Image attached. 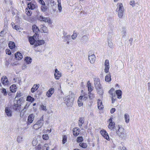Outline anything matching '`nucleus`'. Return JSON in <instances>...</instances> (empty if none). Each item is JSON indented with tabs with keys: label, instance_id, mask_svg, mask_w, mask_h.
I'll return each mask as SVG.
<instances>
[{
	"label": "nucleus",
	"instance_id": "nucleus-1",
	"mask_svg": "<svg viewBox=\"0 0 150 150\" xmlns=\"http://www.w3.org/2000/svg\"><path fill=\"white\" fill-rule=\"evenodd\" d=\"M69 94L64 100L65 103L68 107L71 106L74 100V95L71 92H69Z\"/></svg>",
	"mask_w": 150,
	"mask_h": 150
},
{
	"label": "nucleus",
	"instance_id": "nucleus-2",
	"mask_svg": "<svg viewBox=\"0 0 150 150\" xmlns=\"http://www.w3.org/2000/svg\"><path fill=\"white\" fill-rule=\"evenodd\" d=\"M117 127L118 129L117 128L115 129L117 135L121 138L125 139L127 135L125 133L124 128L119 125H117Z\"/></svg>",
	"mask_w": 150,
	"mask_h": 150
},
{
	"label": "nucleus",
	"instance_id": "nucleus-3",
	"mask_svg": "<svg viewBox=\"0 0 150 150\" xmlns=\"http://www.w3.org/2000/svg\"><path fill=\"white\" fill-rule=\"evenodd\" d=\"M23 100L22 97L20 98L18 100H15L13 101V104L12 106L13 109L16 111L20 110L21 107V104Z\"/></svg>",
	"mask_w": 150,
	"mask_h": 150
},
{
	"label": "nucleus",
	"instance_id": "nucleus-4",
	"mask_svg": "<svg viewBox=\"0 0 150 150\" xmlns=\"http://www.w3.org/2000/svg\"><path fill=\"white\" fill-rule=\"evenodd\" d=\"M117 11H118V15L119 18H122L123 15L124 11L122 4L120 3L117 4V8L116 9Z\"/></svg>",
	"mask_w": 150,
	"mask_h": 150
},
{
	"label": "nucleus",
	"instance_id": "nucleus-5",
	"mask_svg": "<svg viewBox=\"0 0 150 150\" xmlns=\"http://www.w3.org/2000/svg\"><path fill=\"white\" fill-rule=\"evenodd\" d=\"M32 29L33 32L35 33L34 36L36 38V36L38 35V32L40 31V30L38 27L35 25H33L32 26Z\"/></svg>",
	"mask_w": 150,
	"mask_h": 150
},
{
	"label": "nucleus",
	"instance_id": "nucleus-6",
	"mask_svg": "<svg viewBox=\"0 0 150 150\" xmlns=\"http://www.w3.org/2000/svg\"><path fill=\"white\" fill-rule=\"evenodd\" d=\"M5 112L6 115L8 117H11L12 115V111L11 110L10 107L8 106L6 107L5 110Z\"/></svg>",
	"mask_w": 150,
	"mask_h": 150
},
{
	"label": "nucleus",
	"instance_id": "nucleus-7",
	"mask_svg": "<svg viewBox=\"0 0 150 150\" xmlns=\"http://www.w3.org/2000/svg\"><path fill=\"white\" fill-rule=\"evenodd\" d=\"M94 84L96 89H99V88L101 87L100 84V79L98 78L94 79Z\"/></svg>",
	"mask_w": 150,
	"mask_h": 150
},
{
	"label": "nucleus",
	"instance_id": "nucleus-8",
	"mask_svg": "<svg viewBox=\"0 0 150 150\" xmlns=\"http://www.w3.org/2000/svg\"><path fill=\"white\" fill-rule=\"evenodd\" d=\"M100 133L105 139L108 140H109V136L105 130L104 129L100 131Z\"/></svg>",
	"mask_w": 150,
	"mask_h": 150
},
{
	"label": "nucleus",
	"instance_id": "nucleus-9",
	"mask_svg": "<svg viewBox=\"0 0 150 150\" xmlns=\"http://www.w3.org/2000/svg\"><path fill=\"white\" fill-rule=\"evenodd\" d=\"M35 117L34 115L32 114L29 115L28 118V122H27V125H29L31 123L33 122L34 118Z\"/></svg>",
	"mask_w": 150,
	"mask_h": 150
},
{
	"label": "nucleus",
	"instance_id": "nucleus-10",
	"mask_svg": "<svg viewBox=\"0 0 150 150\" xmlns=\"http://www.w3.org/2000/svg\"><path fill=\"white\" fill-rule=\"evenodd\" d=\"M37 19L40 21H43L45 22H48V19L47 18L45 17L42 16H38Z\"/></svg>",
	"mask_w": 150,
	"mask_h": 150
},
{
	"label": "nucleus",
	"instance_id": "nucleus-11",
	"mask_svg": "<svg viewBox=\"0 0 150 150\" xmlns=\"http://www.w3.org/2000/svg\"><path fill=\"white\" fill-rule=\"evenodd\" d=\"M88 60L91 64L93 63L96 60V57L95 55L93 54H89L88 55Z\"/></svg>",
	"mask_w": 150,
	"mask_h": 150
},
{
	"label": "nucleus",
	"instance_id": "nucleus-12",
	"mask_svg": "<svg viewBox=\"0 0 150 150\" xmlns=\"http://www.w3.org/2000/svg\"><path fill=\"white\" fill-rule=\"evenodd\" d=\"M55 73L54 74L55 78L56 79H59L60 77L61 76V73L57 69H56L55 70Z\"/></svg>",
	"mask_w": 150,
	"mask_h": 150
},
{
	"label": "nucleus",
	"instance_id": "nucleus-13",
	"mask_svg": "<svg viewBox=\"0 0 150 150\" xmlns=\"http://www.w3.org/2000/svg\"><path fill=\"white\" fill-rule=\"evenodd\" d=\"M1 81L3 85H6L8 84L9 83L8 81L6 76H4L2 77Z\"/></svg>",
	"mask_w": 150,
	"mask_h": 150
},
{
	"label": "nucleus",
	"instance_id": "nucleus-14",
	"mask_svg": "<svg viewBox=\"0 0 150 150\" xmlns=\"http://www.w3.org/2000/svg\"><path fill=\"white\" fill-rule=\"evenodd\" d=\"M54 92V89L53 88L50 89L47 92L46 95L48 97H50Z\"/></svg>",
	"mask_w": 150,
	"mask_h": 150
},
{
	"label": "nucleus",
	"instance_id": "nucleus-15",
	"mask_svg": "<svg viewBox=\"0 0 150 150\" xmlns=\"http://www.w3.org/2000/svg\"><path fill=\"white\" fill-rule=\"evenodd\" d=\"M39 86L40 84H37L34 85L31 89V92L32 93H34L39 88Z\"/></svg>",
	"mask_w": 150,
	"mask_h": 150
},
{
	"label": "nucleus",
	"instance_id": "nucleus-16",
	"mask_svg": "<svg viewBox=\"0 0 150 150\" xmlns=\"http://www.w3.org/2000/svg\"><path fill=\"white\" fill-rule=\"evenodd\" d=\"M45 43L44 41L43 40H37L36 41V42L34 44V46L35 47H37L42 44H43Z\"/></svg>",
	"mask_w": 150,
	"mask_h": 150
},
{
	"label": "nucleus",
	"instance_id": "nucleus-17",
	"mask_svg": "<svg viewBox=\"0 0 150 150\" xmlns=\"http://www.w3.org/2000/svg\"><path fill=\"white\" fill-rule=\"evenodd\" d=\"M98 107L100 110L103 109V105L102 102L101 100L98 99Z\"/></svg>",
	"mask_w": 150,
	"mask_h": 150
},
{
	"label": "nucleus",
	"instance_id": "nucleus-18",
	"mask_svg": "<svg viewBox=\"0 0 150 150\" xmlns=\"http://www.w3.org/2000/svg\"><path fill=\"white\" fill-rule=\"evenodd\" d=\"M36 38L34 35L33 37H30L29 38V41L31 45H33L36 42V40H35Z\"/></svg>",
	"mask_w": 150,
	"mask_h": 150
},
{
	"label": "nucleus",
	"instance_id": "nucleus-19",
	"mask_svg": "<svg viewBox=\"0 0 150 150\" xmlns=\"http://www.w3.org/2000/svg\"><path fill=\"white\" fill-rule=\"evenodd\" d=\"M35 7V4L31 2L28 4V8L29 9H34Z\"/></svg>",
	"mask_w": 150,
	"mask_h": 150
},
{
	"label": "nucleus",
	"instance_id": "nucleus-20",
	"mask_svg": "<svg viewBox=\"0 0 150 150\" xmlns=\"http://www.w3.org/2000/svg\"><path fill=\"white\" fill-rule=\"evenodd\" d=\"M44 122L43 117V116H42L40 118V119L36 123H37L38 125H39L40 127H42L43 125Z\"/></svg>",
	"mask_w": 150,
	"mask_h": 150
},
{
	"label": "nucleus",
	"instance_id": "nucleus-21",
	"mask_svg": "<svg viewBox=\"0 0 150 150\" xmlns=\"http://www.w3.org/2000/svg\"><path fill=\"white\" fill-rule=\"evenodd\" d=\"M15 58L18 60H20L23 58V56L19 52H17L15 54Z\"/></svg>",
	"mask_w": 150,
	"mask_h": 150
},
{
	"label": "nucleus",
	"instance_id": "nucleus-22",
	"mask_svg": "<svg viewBox=\"0 0 150 150\" xmlns=\"http://www.w3.org/2000/svg\"><path fill=\"white\" fill-rule=\"evenodd\" d=\"M84 123V118L83 117H81L79 118V126L80 128L82 126V125Z\"/></svg>",
	"mask_w": 150,
	"mask_h": 150
},
{
	"label": "nucleus",
	"instance_id": "nucleus-23",
	"mask_svg": "<svg viewBox=\"0 0 150 150\" xmlns=\"http://www.w3.org/2000/svg\"><path fill=\"white\" fill-rule=\"evenodd\" d=\"M116 94L117 96V98L120 99L122 98V91L120 90H117L115 91Z\"/></svg>",
	"mask_w": 150,
	"mask_h": 150
},
{
	"label": "nucleus",
	"instance_id": "nucleus-24",
	"mask_svg": "<svg viewBox=\"0 0 150 150\" xmlns=\"http://www.w3.org/2000/svg\"><path fill=\"white\" fill-rule=\"evenodd\" d=\"M83 96H80L79 98L77 101V103L78 106L79 107H81L83 105V102L82 101V99L83 98Z\"/></svg>",
	"mask_w": 150,
	"mask_h": 150
},
{
	"label": "nucleus",
	"instance_id": "nucleus-25",
	"mask_svg": "<svg viewBox=\"0 0 150 150\" xmlns=\"http://www.w3.org/2000/svg\"><path fill=\"white\" fill-rule=\"evenodd\" d=\"M115 122H111L109 123L108 127L109 129L112 130L115 129Z\"/></svg>",
	"mask_w": 150,
	"mask_h": 150
},
{
	"label": "nucleus",
	"instance_id": "nucleus-26",
	"mask_svg": "<svg viewBox=\"0 0 150 150\" xmlns=\"http://www.w3.org/2000/svg\"><path fill=\"white\" fill-rule=\"evenodd\" d=\"M9 48L11 49H13L15 47V43L13 41H10L8 44Z\"/></svg>",
	"mask_w": 150,
	"mask_h": 150
},
{
	"label": "nucleus",
	"instance_id": "nucleus-27",
	"mask_svg": "<svg viewBox=\"0 0 150 150\" xmlns=\"http://www.w3.org/2000/svg\"><path fill=\"white\" fill-rule=\"evenodd\" d=\"M25 61L27 64H29L31 63L32 59L30 57H25Z\"/></svg>",
	"mask_w": 150,
	"mask_h": 150
},
{
	"label": "nucleus",
	"instance_id": "nucleus-28",
	"mask_svg": "<svg viewBox=\"0 0 150 150\" xmlns=\"http://www.w3.org/2000/svg\"><path fill=\"white\" fill-rule=\"evenodd\" d=\"M99 89H96L97 90L98 93L101 96H102L103 93V91L102 88V87L100 88H99Z\"/></svg>",
	"mask_w": 150,
	"mask_h": 150
},
{
	"label": "nucleus",
	"instance_id": "nucleus-29",
	"mask_svg": "<svg viewBox=\"0 0 150 150\" xmlns=\"http://www.w3.org/2000/svg\"><path fill=\"white\" fill-rule=\"evenodd\" d=\"M57 2L58 3V9L59 10V12H61L62 11V7L61 4V0H57Z\"/></svg>",
	"mask_w": 150,
	"mask_h": 150
},
{
	"label": "nucleus",
	"instance_id": "nucleus-30",
	"mask_svg": "<svg viewBox=\"0 0 150 150\" xmlns=\"http://www.w3.org/2000/svg\"><path fill=\"white\" fill-rule=\"evenodd\" d=\"M40 28L42 29L44 33H47V27L43 25H40Z\"/></svg>",
	"mask_w": 150,
	"mask_h": 150
},
{
	"label": "nucleus",
	"instance_id": "nucleus-31",
	"mask_svg": "<svg viewBox=\"0 0 150 150\" xmlns=\"http://www.w3.org/2000/svg\"><path fill=\"white\" fill-rule=\"evenodd\" d=\"M124 117L125 120V122L126 123H128L129 120V115L127 113H125L124 115Z\"/></svg>",
	"mask_w": 150,
	"mask_h": 150
},
{
	"label": "nucleus",
	"instance_id": "nucleus-32",
	"mask_svg": "<svg viewBox=\"0 0 150 150\" xmlns=\"http://www.w3.org/2000/svg\"><path fill=\"white\" fill-rule=\"evenodd\" d=\"M105 80L107 82H109L111 81V76L110 74H108L105 77Z\"/></svg>",
	"mask_w": 150,
	"mask_h": 150
},
{
	"label": "nucleus",
	"instance_id": "nucleus-33",
	"mask_svg": "<svg viewBox=\"0 0 150 150\" xmlns=\"http://www.w3.org/2000/svg\"><path fill=\"white\" fill-rule=\"evenodd\" d=\"M26 100L27 101L30 102H33L34 100V98L32 97L31 96H28L27 97Z\"/></svg>",
	"mask_w": 150,
	"mask_h": 150
},
{
	"label": "nucleus",
	"instance_id": "nucleus-34",
	"mask_svg": "<svg viewBox=\"0 0 150 150\" xmlns=\"http://www.w3.org/2000/svg\"><path fill=\"white\" fill-rule=\"evenodd\" d=\"M63 41L64 42L69 41L71 39V36L70 35H68L66 36H64Z\"/></svg>",
	"mask_w": 150,
	"mask_h": 150
},
{
	"label": "nucleus",
	"instance_id": "nucleus-35",
	"mask_svg": "<svg viewBox=\"0 0 150 150\" xmlns=\"http://www.w3.org/2000/svg\"><path fill=\"white\" fill-rule=\"evenodd\" d=\"M108 46L111 48H112L113 46V43L111 40L108 38Z\"/></svg>",
	"mask_w": 150,
	"mask_h": 150
},
{
	"label": "nucleus",
	"instance_id": "nucleus-36",
	"mask_svg": "<svg viewBox=\"0 0 150 150\" xmlns=\"http://www.w3.org/2000/svg\"><path fill=\"white\" fill-rule=\"evenodd\" d=\"M88 39V37L86 35L83 36L81 39L82 42H86Z\"/></svg>",
	"mask_w": 150,
	"mask_h": 150
},
{
	"label": "nucleus",
	"instance_id": "nucleus-37",
	"mask_svg": "<svg viewBox=\"0 0 150 150\" xmlns=\"http://www.w3.org/2000/svg\"><path fill=\"white\" fill-rule=\"evenodd\" d=\"M50 149V148L48 146V145L47 144H45L42 147V150H48Z\"/></svg>",
	"mask_w": 150,
	"mask_h": 150
},
{
	"label": "nucleus",
	"instance_id": "nucleus-38",
	"mask_svg": "<svg viewBox=\"0 0 150 150\" xmlns=\"http://www.w3.org/2000/svg\"><path fill=\"white\" fill-rule=\"evenodd\" d=\"M28 8H26L25 9V13L28 16H30L32 14V12L31 11L29 10L30 9Z\"/></svg>",
	"mask_w": 150,
	"mask_h": 150
},
{
	"label": "nucleus",
	"instance_id": "nucleus-39",
	"mask_svg": "<svg viewBox=\"0 0 150 150\" xmlns=\"http://www.w3.org/2000/svg\"><path fill=\"white\" fill-rule=\"evenodd\" d=\"M42 6H41V9L42 11L45 12V11L47 9V7L46 6H45V4H42Z\"/></svg>",
	"mask_w": 150,
	"mask_h": 150
},
{
	"label": "nucleus",
	"instance_id": "nucleus-40",
	"mask_svg": "<svg viewBox=\"0 0 150 150\" xmlns=\"http://www.w3.org/2000/svg\"><path fill=\"white\" fill-rule=\"evenodd\" d=\"M41 127H40L39 125L36 123L33 126V128L35 130H38Z\"/></svg>",
	"mask_w": 150,
	"mask_h": 150
},
{
	"label": "nucleus",
	"instance_id": "nucleus-41",
	"mask_svg": "<svg viewBox=\"0 0 150 150\" xmlns=\"http://www.w3.org/2000/svg\"><path fill=\"white\" fill-rule=\"evenodd\" d=\"M88 96L90 99H92L95 97L94 94L93 93L91 92H89L88 93Z\"/></svg>",
	"mask_w": 150,
	"mask_h": 150
},
{
	"label": "nucleus",
	"instance_id": "nucleus-42",
	"mask_svg": "<svg viewBox=\"0 0 150 150\" xmlns=\"http://www.w3.org/2000/svg\"><path fill=\"white\" fill-rule=\"evenodd\" d=\"M16 86L13 85L12 86L10 87V89L12 92H14L16 91Z\"/></svg>",
	"mask_w": 150,
	"mask_h": 150
},
{
	"label": "nucleus",
	"instance_id": "nucleus-43",
	"mask_svg": "<svg viewBox=\"0 0 150 150\" xmlns=\"http://www.w3.org/2000/svg\"><path fill=\"white\" fill-rule=\"evenodd\" d=\"M79 145L81 147L84 148H86L87 146V144L84 143H80Z\"/></svg>",
	"mask_w": 150,
	"mask_h": 150
},
{
	"label": "nucleus",
	"instance_id": "nucleus-44",
	"mask_svg": "<svg viewBox=\"0 0 150 150\" xmlns=\"http://www.w3.org/2000/svg\"><path fill=\"white\" fill-rule=\"evenodd\" d=\"M83 140V139L82 137H79L77 139V142H82Z\"/></svg>",
	"mask_w": 150,
	"mask_h": 150
},
{
	"label": "nucleus",
	"instance_id": "nucleus-45",
	"mask_svg": "<svg viewBox=\"0 0 150 150\" xmlns=\"http://www.w3.org/2000/svg\"><path fill=\"white\" fill-rule=\"evenodd\" d=\"M114 89L113 88H111L109 91V93L111 95H115L114 93H113Z\"/></svg>",
	"mask_w": 150,
	"mask_h": 150
},
{
	"label": "nucleus",
	"instance_id": "nucleus-46",
	"mask_svg": "<svg viewBox=\"0 0 150 150\" xmlns=\"http://www.w3.org/2000/svg\"><path fill=\"white\" fill-rule=\"evenodd\" d=\"M1 92L5 96L7 95V92L6 89L3 88L2 89H1Z\"/></svg>",
	"mask_w": 150,
	"mask_h": 150
},
{
	"label": "nucleus",
	"instance_id": "nucleus-47",
	"mask_svg": "<svg viewBox=\"0 0 150 150\" xmlns=\"http://www.w3.org/2000/svg\"><path fill=\"white\" fill-rule=\"evenodd\" d=\"M125 33H126V30L125 28H122V35L123 36V37H125L126 36L125 35Z\"/></svg>",
	"mask_w": 150,
	"mask_h": 150
},
{
	"label": "nucleus",
	"instance_id": "nucleus-48",
	"mask_svg": "<svg viewBox=\"0 0 150 150\" xmlns=\"http://www.w3.org/2000/svg\"><path fill=\"white\" fill-rule=\"evenodd\" d=\"M67 137L66 135H64L63 137V139L62 140V143L64 144L67 142Z\"/></svg>",
	"mask_w": 150,
	"mask_h": 150
},
{
	"label": "nucleus",
	"instance_id": "nucleus-49",
	"mask_svg": "<svg viewBox=\"0 0 150 150\" xmlns=\"http://www.w3.org/2000/svg\"><path fill=\"white\" fill-rule=\"evenodd\" d=\"M42 138L44 140H47L49 139V136L47 134H43L42 135Z\"/></svg>",
	"mask_w": 150,
	"mask_h": 150
},
{
	"label": "nucleus",
	"instance_id": "nucleus-50",
	"mask_svg": "<svg viewBox=\"0 0 150 150\" xmlns=\"http://www.w3.org/2000/svg\"><path fill=\"white\" fill-rule=\"evenodd\" d=\"M105 67H109V61L108 60L106 59L105 60Z\"/></svg>",
	"mask_w": 150,
	"mask_h": 150
},
{
	"label": "nucleus",
	"instance_id": "nucleus-51",
	"mask_svg": "<svg viewBox=\"0 0 150 150\" xmlns=\"http://www.w3.org/2000/svg\"><path fill=\"white\" fill-rule=\"evenodd\" d=\"M22 96V94L21 92L20 91H18L16 95L15 98H16L18 97H20Z\"/></svg>",
	"mask_w": 150,
	"mask_h": 150
},
{
	"label": "nucleus",
	"instance_id": "nucleus-52",
	"mask_svg": "<svg viewBox=\"0 0 150 150\" xmlns=\"http://www.w3.org/2000/svg\"><path fill=\"white\" fill-rule=\"evenodd\" d=\"M111 96H112V103H113L115 102V99H116V97L115 95Z\"/></svg>",
	"mask_w": 150,
	"mask_h": 150
},
{
	"label": "nucleus",
	"instance_id": "nucleus-53",
	"mask_svg": "<svg viewBox=\"0 0 150 150\" xmlns=\"http://www.w3.org/2000/svg\"><path fill=\"white\" fill-rule=\"evenodd\" d=\"M22 137H20V136H18L17 138V141L18 142V143H20L22 141Z\"/></svg>",
	"mask_w": 150,
	"mask_h": 150
},
{
	"label": "nucleus",
	"instance_id": "nucleus-54",
	"mask_svg": "<svg viewBox=\"0 0 150 150\" xmlns=\"http://www.w3.org/2000/svg\"><path fill=\"white\" fill-rule=\"evenodd\" d=\"M77 34L76 33H74L73 35L71 36V37L72 39L74 40L77 37Z\"/></svg>",
	"mask_w": 150,
	"mask_h": 150
},
{
	"label": "nucleus",
	"instance_id": "nucleus-55",
	"mask_svg": "<svg viewBox=\"0 0 150 150\" xmlns=\"http://www.w3.org/2000/svg\"><path fill=\"white\" fill-rule=\"evenodd\" d=\"M41 107L42 109V110H45V111H46L47 109L45 106H44L43 105H41Z\"/></svg>",
	"mask_w": 150,
	"mask_h": 150
},
{
	"label": "nucleus",
	"instance_id": "nucleus-56",
	"mask_svg": "<svg viewBox=\"0 0 150 150\" xmlns=\"http://www.w3.org/2000/svg\"><path fill=\"white\" fill-rule=\"evenodd\" d=\"M83 100H86L87 99H88V95L87 94H85L83 95Z\"/></svg>",
	"mask_w": 150,
	"mask_h": 150
},
{
	"label": "nucleus",
	"instance_id": "nucleus-57",
	"mask_svg": "<svg viewBox=\"0 0 150 150\" xmlns=\"http://www.w3.org/2000/svg\"><path fill=\"white\" fill-rule=\"evenodd\" d=\"M88 88V93L91 92L93 90V88H92V87L91 86Z\"/></svg>",
	"mask_w": 150,
	"mask_h": 150
},
{
	"label": "nucleus",
	"instance_id": "nucleus-58",
	"mask_svg": "<svg viewBox=\"0 0 150 150\" xmlns=\"http://www.w3.org/2000/svg\"><path fill=\"white\" fill-rule=\"evenodd\" d=\"M74 130H73V133L74 135L75 136H77L79 134V133H78L77 132H75V131L74 130L75 129H74Z\"/></svg>",
	"mask_w": 150,
	"mask_h": 150
},
{
	"label": "nucleus",
	"instance_id": "nucleus-59",
	"mask_svg": "<svg viewBox=\"0 0 150 150\" xmlns=\"http://www.w3.org/2000/svg\"><path fill=\"white\" fill-rule=\"evenodd\" d=\"M105 72L106 73H107L108 72L109 69L110 67H105Z\"/></svg>",
	"mask_w": 150,
	"mask_h": 150
},
{
	"label": "nucleus",
	"instance_id": "nucleus-60",
	"mask_svg": "<svg viewBox=\"0 0 150 150\" xmlns=\"http://www.w3.org/2000/svg\"><path fill=\"white\" fill-rule=\"evenodd\" d=\"M134 3V1L132 0L130 2V5H132L133 7L135 6Z\"/></svg>",
	"mask_w": 150,
	"mask_h": 150
},
{
	"label": "nucleus",
	"instance_id": "nucleus-61",
	"mask_svg": "<svg viewBox=\"0 0 150 150\" xmlns=\"http://www.w3.org/2000/svg\"><path fill=\"white\" fill-rule=\"evenodd\" d=\"M77 11L79 12H81V6L80 5H79V6H77Z\"/></svg>",
	"mask_w": 150,
	"mask_h": 150
},
{
	"label": "nucleus",
	"instance_id": "nucleus-62",
	"mask_svg": "<svg viewBox=\"0 0 150 150\" xmlns=\"http://www.w3.org/2000/svg\"><path fill=\"white\" fill-rule=\"evenodd\" d=\"M27 67V66H26V65L25 64H24L22 66V69L23 70H24L25 68H26Z\"/></svg>",
	"mask_w": 150,
	"mask_h": 150
},
{
	"label": "nucleus",
	"instance_id": "nucleus-63",
	"mask_svg": "<svg viewBox=\"0 0 150 150\" xmlns=\"http://www.w3.org/2000/svg\"><path fill=\"white\" fill-rule=\"evenodd\" d=\"M115 111V109L114 108H112L110 110V113L112 114Z\"/></svg>",
	"mask_w": 150,
	"mask_h": 150
},
{
	"label": "nucleus",
	"instance_id": "nucleus-64",
	"mask_svg": "<svg viewBox=\"0 0 150 150\" xmlns=\"http://www.w3.org/2000/svg\"><path fill=\"white\" fill-rule=\"evenodd\" d=\"M13 28L16 30H18L19 29V26L17 25H15L13 27Z\"/></svg>",
	"mask_w": 150,
	"mask_h": 150
}]
</instances>
